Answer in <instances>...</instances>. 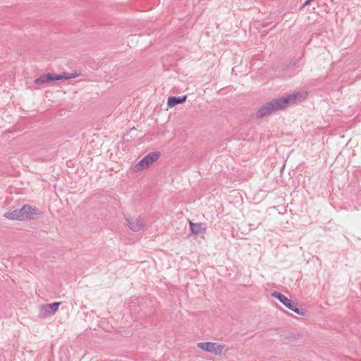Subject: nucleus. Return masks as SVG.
I'll use <instances>...</instances> for the list:
<instances>
[{
    "label": "nucleus",
    "mask_w": 361,
    "mask_h": 361,
    "mask_svg": "<svg viewBox=\"0 0 361 361\" xmlns=\"http://www.w3.org/2000/svg\"><path fill=\"white\" fill-rule=\"evenodd\" d=\"M300 97L301 94L298 92L289 94L286 97L273 99L262 105L255 113V116L257 118H262L276 111L283 110L289 105L293 104Z\"/></svg>",
    "instance_id": "f257e3e1"
},
{
    "label": "nucleus",
    "mask_w": 361,
    "mask_h": 361,
    "mask_svg": "<svg viewBox=\"0 0 361 361\" xmlns=\"http://www.w3.org/2000/svg\"><path fill=\"white\" fill-rule=\"evenodd\" d=\"M80 75V73L75 72L74 73H63L62 74L54 75L52 73H48L47 74H44L39 78L35 80V83L36 85H42L46 82H49L50 81L60 80H67L71 78H75Z\"/></svg>",
    "instance_id": "f03ea898"
},
{
    "label": "nucleus",
    "mask_w": 361,
    "mask_h": 361,
    "mask_svg": "<svg viewBox=\"0 0 361 361\" xmlns=\"http://www.w3.org/2000/svg\"><path fill=\"white\" fill-rule=\"evenodd\" d=\"M271 296L278 299L283 305H285L289 310L293 311L296 314L304 316L306 314L305 310L303 308H299L298 304L288 299L286 296L279 292L271 293Z\"/></svg>",
    "instance_id": "7ed1b4c3"
},
{
    "label": "nucleus",
    "mask_w": 361,
    "mask_h": 361,
    "mask_svg": "<svg viewBox=\"0 0 361 361\" xmlns=\"http://www.w3.org/2000/svg\"><path fill=\"white\" fill-rule=\"evenodd\" d=\"M159 152H153L147 154L143 159L137 163L134 167L135 171H140L148 168L151 164L155 162L160 157Z\"/></svg>",
    "instance_id": "20e7f679"
},
{
    "label": "nucleus",
    "mask_w": 361,
    "mask_h": 361,
    "mask_svg": "<svg viewBox=\"0 0 361 361\" xmlns=\"http://www.w3.org/2000/svg\"><path fill=\"white\" fill-rule=\"evenodd\" d=\"M197 347L205 352L211 353L215 355H220L225 345L213 342H202L197 343Z\"/></svg>",
    "instance_id": "39448f33"
},
{
    "label": "nucleus",
    "mask_w": 361,
    "mask_h": 361,
    "mask_svg": "<svg viewBox=\"0 0 361 361\" xmlns=\"http://www.w3.org/2000/svg\"><path fill=\"white\" fill-rule=\"evenodd\" d=\"M20 211L22 220L35 219L41 214L39 209L28 204L24 205Z\"/></svg>",
    "instance_id": "423d86ee"
},
{
    "label": "nucleus",
    "mask_w": 361,
    "mask_h": 361,
    "mask_svg": "<svg viewBox=\"0 0 361 361\" xmlns=\"http://www.w3.org/2000/svg\"><path fill=\"white\" fill-rule=\"evenodd\" d=\"M126 226L133 232L141 231L145 226V220L141 217H126Z\"/></svg>",
    "instance_id": "0eeeda50"
},
{
    "label": "nucleus",
    "mask_w": 361,
    "mask_h": 361,
    "mask_svg": "<svg viewBox=\"0 0 361 361\" xmlns=\"http://www.w3.org/2000/svg\"><path fill=\"white\" fill-rule=\"evenodd\" d=\"M61 302H55L41 306V312L44 317L54 314L59 309Z\"/></svg>",
    "instance_id": "6e6552de"
},
{
    "label": "nucleus",
    "mask_w": 361,
    "mask_h": 361,
    "mask_svg": "<svg viewBox=\"0 0 361 361\" xmlns=\"http://www.w3.org/2000/svg\"><path fill=\"white\" fill-rule=\"evenodd\" d=\"M190 228V231L194 235L204 233L207 229L206 225L204 223H193L190 220H188Z\"/></svg>",
    "instance_id": "1a4fd4ad"
},
{
    "label": "nucleus",
    "mask_w": 361,
    "mask_h": 361,
    "mask_svg": "<svg viewBox=\"0 0 361 361\" xmlns=\"http://www.w3.org/2000/svg\"><path fill=\"white\" fill-rule=\"evenodd\" d=\"M187 96L182 97H169L167 100V106L169 107H173L177 104H182L186 101Z\"/></svg>",
    "instance_id": "9d476101"
},
{
    "label": "nucleus",
    "mask_w": 361,
    "mask_h": 361,
    "mask_svg": "<svg viewBox=\"0 0 361 361\" xmlns=\"http://www.w3.org/2000/svg\"><path fill=\"white\" fill-rule=\"evenodd\" d=\"M4 216L12 220H22L20 209H15L12 212H7L4 214Z\"/></svg>",
    "instance_id": "9b49d317"
},
{
    "label": "nucleus",
    "mask_w": 361,
    "mask_h": 361,
    "mask_svg": "<svg viewBox=\"0 0 361 361\" xmlns=\"http://www.w3.org/2000/svg\"><path fill=\"white\" fill-rule=\"evenodd\" d=\"M313 0H306L302 6V8L309 5Z\"/></svg>",
    "instance_id": "f8f14e48"
},
{
    "label": "nucleus",
    "mask_w": 361,
    "mask_h": 361,
    "mask_svg": "<svg viewBox=\"0 0 361 361\" xmlns=\"http://www.w3.org/2000/svg\"><path fill=\"white\" fill-rule=\"evenodd\" d=\"M330 1H331V2H333V1H334V0H330Z\"/></svg>",
    "instance_id": "ddd939ff"
}]
</instances>
